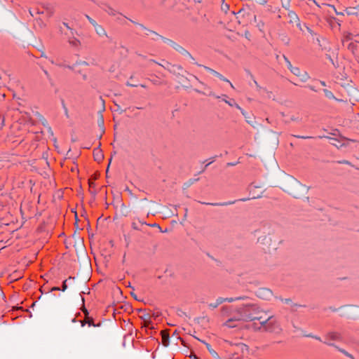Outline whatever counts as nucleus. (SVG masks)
Returning <instances> with one entry per match:
<instances>
[{
    "label": "nucleus",
    "instance_id": "nucleus-52",
    "mask_svg": "<svg viewBox=\"0 0 359 359\" xmlns=\"http://www.w3.org/2000/svg\"><path fill=\"white\" fill-rule=\"evenodd\" d=\"M339 163H341V164H348V165L350 164V163L348 161H346V160L339 161Z\"/></svg>",
    "mask_w": 359,
    "mask_h": 359
},
{
    "label": "nucleus",
    "instance_id": "nucleus-34",
    "mask_svg": "<svg viewBox=\"0 0 359 359\" xmlns=\"http://www.w3.org/2000/svg\"><path fill=\"white\" fill-rule=\"evenodd\" d=\"M168 339H169L168 335H166V334L163 335V342L164 346H168Z\"/></svg>",
    "mask_w": 359,
    "mask_h": 359
},
{
    "label": "nucleus",
    "instance_id": "nucleus-57",
    "mask_svg": "<svg viewBox=\"0 0 359 359\" xmlns=\"http://www.w3.org/2000/svg\"><path fill=\"white\" fill-rule=\"evenodd\" d=\"M283 41H285V44H287H287L289 43V41H290V40H289V39L286 38V39H284Z\"/></svg>",
    "mask_w": 359,
    "mask_h": 359
},
{
    "label": "nucleus",
    "instance_id": "nucleus-56",
    "mask_svg": "<svg viewBox=\"0 0 359 359\" xmlns=\"http://www.w3.org/2000/svg\"><path fill=\"white\" fill-rule=\"evenodd\" d=\"M320 83L323 86H326V83H325L324 81H320Z\"/></svg>",
    "mask_w": 359,
    "mask_h": 359
},
{
    "label": "nucleus",
    "instance_id": "nucleus-40",
    "mask_svg": "<svg viewBox=\"0 0 359 359\" xmlns=\"http://www.w3.org/2000/svg\"><path fill=\"white\" fill-rule=\"evenodd\" d=\"M294 137L299 139H310L312 138L311 136H304V135H293Z\"/></svg>",
    "mask_w": 359,
    "mask_h": 359
},
{
    "label": "nucleus",
    "instance_id": "nucleus-10",
    "mask_svg": "<svg viewBox=\"0 0 359 359\" xmlns=\"http://www.w3.org/2000/svg\"><path fill=\"white\" fill-rule=\"evenodd\" d=\"M83 312L86 316H85V323H86L89 327H90V326H93V327L101 326V323H95L93 317L88 316V311L86 309H84Z\"/></svg>",
    "mask_w": 359,
    "mask_h": 359
},
{
    "label": "nucleus",
    "instance_id": "nucleus-6",
    "mask_svg": "<svg viewBox=\"0 0 359 359\" xmlns=\"http://www.w3.org/2000/svg\"><path fill=\"white\" fill-rule=\"evenodd\" d=\"M272 295H273V293H272L271 290H270L268 288L262 287V288H259L256 291V296L262 299L269 300L271 299Z\"/></svg>",
    "mask_w": 359,
    "mask_h": 359
},
{
    "label": "nucleus",
    "instance_id": "nucleus-29",
    "mask_svg": "<svg viewBox=\"0 0 359 359\" xmlns=\"http://www.w3.org/2000/svg\"><path fill=\"white\" fill-rule=\"evenodd\" d=\"M281 301H282L283 303L286 304H290V305H291L292 306H299V305H297V304H292V300H291L290 299H281Z\"/></svg>",
    "mask_w": 359,
    "mask_h": 359
},
{
    "label": "nucleus",
    "instance_id": "nucleus-24",
    "mask_svg": "<svg viewBox=\"0 0 359 359\" xmlns=\"http://www.w3.org/2000/svg\"><path fill=\"white\" fill-rule=\"evenodd\" d=\"M323 92H324L325 97H327L328 99L331 100V99L335 98L334 94L330 90H329L327 89H324Z\"/></svg>",
    "mask_w": 359,
    "mask_h": 359
},
{
    "label": "nucleus",
    "instance_id": "nucleus-32",
    "mask_svg": "<svg viewBox=\"0 0 359 359\" xmlns=\"http://www.w3.org/2000/svg\"><path fill=\"white\" fill-rule=\"evenodd\" d=\"M62 109H64L65 116L68 118L69 117L68 109L66 107L64 100H62Z\"/></svg>",
    "mask_w": 359,
    "mask_h": 359
},
{
    "label": "nucleus",
    "instance_id": "nucleus-62",
    "mask_svg": "<svg viewBox=\"0 0 359 359\" xmlns=\"http://www.w3.org/2000/svg\"><path fill=\"white\" fill-rule=\"evenodd\" d=\"M222 97H224V98L223 99V101L224 102V100H226V97H227V95H223Z\"/></svg>",
    "mask_w": 359,
    "mask_h": 359
},
{
    "label": "nucleus",
    "instance_id": "nucleus-27",
    "mask_svg": "<svg viewBox=\"0 0 359 359\" xmlns=\"http://www.w3.org/2000/svg\"><path fill=\"white\" fill-rule=\"evenodd\" d=\"M72 279H74V277H72V276H69V277L68 278V279H66V280H65L63 281V283H62V291H63V292H64V291H65V290H67V282L68 280H72Z\"/></svg>",
    "mask_w": 359,
    "mask_h": 359
},
{
    "label": "nucleus",
    "instance_id": "nucleus-42",
    "mask_svg": "<svg viewBox=\"0 0 359 359\" xmlns=\"http://www.w3.org/2000/svg\"><path fill=\"white\" fill-rule=\"evenodd\" d=\"M296 25L299 29V30H301L302 32H304V29H303V27H304V24L302 25L300 21H299L297 23H296Z\"/></svg>",
    "mask_w": 359,
    "mask_h": 359
},
{
    "label": "nucleus",
    "instance_id": "nucleus-63",
    "mask_svg": "<svg viewBox=\"0 0 359 359\" xmlns=\"http://www.w3.org/2000/svg\"><path fill=\"white\" fill-rule=\"evenodd\" d=\"M330 309L331 311H337V309L332 308V307H330Z\"/></svg>",
    "mask_w": 359,
    "mask_h": 359
},
{
    "label": "nucleus",
    "instance_id": "nucleus-36",
    "mask_svg": "<svg viewBox=\"0 0 359 359\" xmlns=\"http://www.w3.org/2000/svg\"><path fill=\"white\" fill-rule=\"evenodd\" d=\"M43 11H40L39 10H34V11H31L29 10V13L30 15L34 17L35 14H41L43 13Z\"/></svg>",
    "mask_w": 359,
    "mask_h": 359
},
{
    "label": "nucleus",
    "instance_id": "nucleus-8",
    "mask_svg": "<svg viewBox=\"0 0 359 359\" xmlns=\"http://www.w3.org/2000/svg\"><path fill=\"white\" fill-rule=\"evenodd\" d=\"M59 31L61 34H65L68 38L69 43L74 47H78L80 45V41L74 37V36H71L68 33L64 32L62 27H59Z\"/></svg>",
    "mask_w": 359,
    "mask_h": 359
},
{
    "label": "nucleus",
    "instance_id": "nucleus-15",
    "mask_svg": "<svg viewBox=\"0 0 359 359\" xmlns=\"http://www.w3.org/2000/svg\"><path fill=\"white\" fill-rule=\"evenodd\" d=\"M235 107L237 108L238 109H239L241 112V114H243V116L245 117L246 121L248 123H252V121H250V116L248 114V112H246L243 109H242L238 104H235Z\"/></svg>",
    "mask_w": 359,
    "mask_h": 359
},
{
    "label": "nucleus",
    "instance_id": "nucleus-16",
    "mask_svg": "<svg viewBox=\"0 0 359 359\" xmlns=\"http://www.w3.org/2000/svg\"><path fill=\"white\" fill-rule=\"evenodd\" d=\"M248 297L246 296H239L236 297L235 298H223L224 302H233L238 300H248Z\"/></svg>",
    "mask_w": 359,
    "mask_h": 359
},
{
    "label": "nucleus",
    "instance_id": "nucleus-33",
    "mask_svg": "<svg viewBox=\"0 0 359 359\" xmlns=\"http://www.w3.org/2000/svg\"><path fill=\"white\" fill-rule=\"evenodd\" d=\"M98 125L101 128L102 132L104 133V120H103V117L102 116H101L100 119L98 121Z\"/></svg>",
    "mask_w": 359,
    "mask_h": 359
},
{
    "label": "nucleus",
    "instance_id": "nucleus-26",
    "mask_svg": "<svg viewBox=\"0 0 359 359\" xmlns=\"http://www.w3.org/2000/svg\"><path fill=\"white\" fill-rule=\"evenodd\" d=\"M294 75L295 76H300V72H301V70L299 67H293L290 70Z\"/></svg>",
    "mask_w": 359,
    "mask_h": 359
},
{
    "label": "nucleus",
    "instance_id": "nucleus-22",
    "mask_svg": "<svg viewBox=\"0 0 359 359\" xmlns=\"http://www.w3.org/2000/svg\"><path fill=\"white\" fill-rule=\"evenodd\" d=\"M282 7L287 11L290 10L291 0H280Z\"/></svg>",
    "mask_w": 359,
    "mask_h": 359
},
{
    "label": "nucleus",
    "instance_id": "nucleus-13",
    "mask_svg": "<svg viewBox=\"0 0 359 359\" xmlns=\"http://www.w3.org/2000/svg\"><path fill=\"white\" fill-rule=\"evenodd\" d=\"M93 156H94L95 161H98V162L101 161L104 158V155H103L102 151L101 149H100L99 148L94 149Z\"/></svg>",
    "mask_w": 359,
    "mask_h": 359
},
{
    "label": "nucleus",
    "instance_id": "nucleus-39",
    "mask_svg": "<svg viewBox=\"0 0 359 359\" xmlns=\"http://www.w3.org/2000/svg\"><path fill=\"white\" fill-rule=\"evenodd\" d=\"M139 223L142 225L143 224H146V225H149V224H147V222H142V221H139ZM149 226H158L159 229H161V227L158 226V224H149Z\"/></svg>",
    "mask_w": 359,
    "mask_h": 359
},
{
    "label": "nucleus",
    "instance_id": "nucleus-19",
    "mask_svg": "<svg viewBox=\"0 0 359 359\" xmlns=\"http://www.w3.org/2000/svg\"><path fill=\"white\" fill-rule=\"evenodd\" d=\"M148 33H149V34H151L153 35V37L151 39L153 40H154V41H157L158 39H161L163 41V39H166L165 37H163V36L158 34L156 32L150 30V29L148 30Z\"/></svg>",
    "mask_w": 359,
    "mask_h": 359
},
{
    "label": "nucleus",
    "instance_id": "nucleus-54",
    "mask_svg": "<svg viewBox=\"0 0 359 359\" xmlns=\"http://www.w3.org/2000/svg\"><path fill=\"white\" fill-rule=\"evenodd\" d=\"M214 161H215V157H213V158H212V161H211L210 162H209L208 163H207V164L205 165V168L206 167H208L209 165H210L212 163H213V162H214Z\"/></svg>",
    "mask_w": 359,
    "mask_h": 359
},
{
    "label": "nucleus",
    "instance_id": "nucleus-31",
    "mask_svg": "<svg viewBox=\"0 0 359 359\" xmlns=\"http://www.w3.org/2000/svg\"><path fill=\"white\" fill-rule=\"evenodd\" d=\"M337 348L340 352H341V353H344L345 355H346L347 357H348V358H351V359H353V356L351 354L348 353L347 351H346L344 349H341V348H339V347H337Z\"/></svg>",
    "mask_w": 359,
    "mask_h": 359
},
{
    "label": "nucleus",
    "instance_id": "nucleus-44",
    "mask_svg": "<svg viewBox=\"0 0 359 359\" xmlns=\"http://www.w3.org/2000/svg\"><path fill=\"white\" fill-rule=\"evenodd\" d=\"M43 72L44 74L46 75V78H47L48 80H50V79H51V78H50V74H49L48 72L46 69H43Z\"/></svg>",
    "mask_w": 359,
    "mask_h": 359
},
{
    "label": "nucleus",
    "instance_id": "nucleus-59",
    "mask_svg": "<svg viewBox=\"0 0 359 359\" xmlns=\"http://www.w3.org/2000/svg\"><path fill=\"white\" fill-rule=\"evenodd\" d=\"M131 296H133L135 299H137V296H136V294L135 293L131 292Z\"/></svg>",
    "mask_w": 359,
    "mask_h": 359
},
{
    "label": "nucleus",
    "instance_id": "nucleus-46",
    "mask_svg": "<svg viewBox=\"0 0 359 359\" xmlns=\"http://www.w3.org/2000/svg\"><path fill=\"white\" fill-rule=\"evenodd\" d=\"M290 119L292 121H299V117L298 116H292Z\"/></svg>",
    "mask_w": 359,
    "mask_h": 359
},
{
    "label": "nucleus",
    "instance_id": "nucleus-37",
    "mask_svg": "<svg viewBox=\"0 0 359 359\" xmlns=\"http://www.w3.org/2000/svg\"><path fill=\"white\" fill-rule=\"evenodd\" d=\"M224 102L226 103L227 104H229V106L231 107H235V104H238L237 103H236L234 102L233 100H224Z\"/></svg>",
    "mask_w": 359,
    "mask_h": 359
},
{
    "label": "nucleus",
    "instance_id": "nucleus-41",
    "mask_svg": "<svg viewBox=\"0 0 359 359\" xmlns=\"http://www.w3.org/2000/svg\"><path fill=\"white\" fill-rule=\"evenodd\" d=\"M306 337H312L316 340H318L320 341H322L321 340V338L320 337H318V336H314V335H312V334H308V335H306Z\"/></svg>",
    "mask_w": 359,
    "mask_h": 359
},
{
    "label": "nucleus",
    "instance_id": "nucleus-11",
    "mask_svg": "<svg viewBox=\"0 0 359 359\" xmlns=\"http://www.w3.org/2000/svg\"><path fill=\"white\" fill-rule=\"evenodd\" d=\"M287 11V17L289 18L290 24H296L300 21L297 14L294 11L292 10H289Z\"/></svg>",
    "mask_w": 359,
    "mask_h": 359
},
{
    "label": "nucleus",
    "instance_id": "nucleus-53",
    "mask_svg": "<svg viewBox=\"0 0 359 359\" xmlns=\"http://www.w3.org/2000/svg\"><path fill=\"white\" fill-rule=\"evenodd\" d=\"M81 327H84L87 323H85V319L83 320H80Z\"/></svg>",
    "mask_w": 359,
    "mask_h": 359
},
{
    "label": "nucleus",
    "instance_id": "nucleus-4",
    "mask_svg": "<svg viewBox=\"0 0 359 359\" xmlns=\"http://www.w3.org/2000/svg\"><path fill=\"white\" fill-rule=\"evenodd\" d=\"M86 18H87L88 22L93 26L97 34H98L100 36H105L106 37L109 38L106 31L104 30L102 26L98 25L97 22L92 18H90L89 15H86Z\"/></svg>",
    "mask_w": 359,
    "mask_h": 359
},
{
    "label": "nucleus",
    "instance_id": "nucleus-60",
    "mask_svg": "<svg viewBox=\"0 0 359 359\" xmlns=\"http://www.w3.org/2000/svg\"><path fill=\"white\" fill-rule=\"evenodd\" d=\"M222 311H223V312H225V311H226V309H228V308H227V307H226V306H223V307L222 308Z\"/></svg>",
    "mask_w": 359,
    "mask_h": 359
},
{
    "label": "nucleus",
    "instance_id": "nucleus-3",
    "mask_svg": "<svg viewBox=\"0 0 359 359\" xmlns=\"http://www.w3.org/2000/svg\"><path fill=\"white\" fill-rule=\"evenodd\" d=\"M306 190L307 189L304 185L302 184L299 182H295L290 194L294 198H299L303 195V193L306 191Z\"/></svg>",
    "mask_w": 359,
    "mask_h": 359
},
{
    "label": "nucleus",
    "instance_id": "nucleus-51",
    "mask_svg": "<svg viewBox=\"0 0 359 359\" xmlns=\"http://www.w3.org/2000/svg\"><path fill=\"white\" fill-rule=\"evenodd\" d=\"M57 290H60V287H53L51 288L50 292L57 291Z\"/></svg>",
    "mask_w": 359,
    "mask_h": 359
},
{
    "label": "nucleus",
    "instance_id": "nucleus-49",
    "mask_svg": "<svg viewBox=\"0 0 359 359\" xmlns=\"http://www.w3.org/2000/svg\"><path fill=\"white\" fill-rule=\"evenodd\" d=\"M198 180H199L198 178L190 179L189 180V184H194L195 182H197Z\"/></svg>",
    "mask_w": 359,
    "mask_h": 359
},
{
    "label": "nucleus",
    "instance_id": "nucleus-12",
    "mask_svg": "<svg viewBox=\"0 0 359 359\" xmlns=\"http://www.w3.org/2000/svg\"><path fill=\"white\" fill-rule=\"evenodd\" d=\"M199 82H200V83H201L202 86H204V88H205V89H207V90H208V92H207V93H205V92H203V91H201V90H200L195 89V91H196V92H197L198 93H200V94H203V95H208V96H214L215 97H216V98H217V99L220 98V96H219V95H215L214 94V93H213L212 90H210V88H208V87L207 86V85H205L204 83H203V82H201V81H199Z\"/></svg>",
    "mask_w": 359,
    "mask_h": 359
},
{
    "label": "nucleus",
    "instance_id": "nucleus-17",
    "mask_svg": "<svg viewBox=\"0 0 359 359\" xmlns=\"http://www.w3.org/2000/svg\"><path fill=\"white\" fill-rule=\"evenodd\" d=\"M205 344L206 345L207 349L208 350L209 353L213 358L220 359L218 353L212 348L210 344L208 343H205Z\"/></svg>",
    "mask_w": 359,
    "mask_h": 359
},
{
    "label": "nucleus",
    "instance_id": "nucleus-35",
    "mask_svg": "<svg viewBox=\"0 0 359 359\" xmlns=\"http://www.w3.org/2000/svg\"><path fill=\"white\" fill-rule=\"evenodd\" d=\"M304 27L306 29V30L308 31V32L312 36H316L317 34L310 28L308 26H306L305 24H304Z\"/></svg>",
    "mask_w": 359,
    "mask_h": 359
},
{
    "label": "nucleus",
    "instance_id": "nucleus-38",
    "mask_svg": "<svg viewBox=\"0 0 359 359\" xmlns=\"http://www.w3.org/2000/svg\"><path fill=\"white\" fill-rule=\"evenodd\" d=\"M132 228L135 230H140L139 228L138 224H137L135 222H133L131 224Z\"/></svg>",
    "mask_w": 359,
    "mask_h": 359
},
{
    "label": "nucleus",
    "instance_id": "nucleus-64",
    "mask_svg": "<svg viewBox=\"0 0 359 359\" xmlns=\"http://www.w3.org/2000/svg\"><path fill=\"white\" fill-rule=\"evenodd\" d=\"M150 62H152L156 63V64H158L159 65H161V64H159L157 62H156L154 60H150Z\"/></svg>",
    "mask_w": 359,
    "mask_h": 359
},
{
    "label": "nucleus",
    "instance_id": "nucleus-50",
    "mask_svg": "<svg viewBox=\"0 0 359 359\" xmlns=\"http://www.w3.org/2000/svg\"><path fill=\"white\" fill-rule=\"evenodd\" d=\"M41 57H44V58H46L48 59V56L46 55V54L43 52V51H41Z\"/></svg>",
    "mask_w": 359,
    "mask_h": 359
},
{
    "label": "nucleus",
    "instance_id": "nucleus-45",
    "mask_svg": "<svg viewBox=\"0 0 359 359\" xmlns=\"http://www.w3.org/2000/svg\"><path fill=\"white\" fill-rule=\"evenodd\" d=\"M250 76H251V77L253 79V81H254V83H255V86H256V87H257V90H260V89L262 88V87L258 84V83L257 82V81L254 79L253 76H252V74H251Z\"/></svg>",
    "mask_w": 359,
    "mask_h": 359
},
{
    "label": "nucleus",
    "instance_id": "nucleus-5",
    "mask_svg": "<svg viewBox=\"0 0 359 359\" xmlns=\"http://www.w3.org/2000/svg\"><path fill=\"white\" fill-rule=\"evenodd\" d=\"M325 339L326 340L323 341L325 344H327L328 346H334L337 348V346H335L333 343H331L328 341H341L342 339V337L339 332H330L326 334Z\"/></svg>",
    "mask_w": 359,
    "mask_h": 359
},
{
    "label": "nucleus",
    "instance_id": "nucleus-48",
    "mask_svg": "<svg viewBox=\"0 0 359 359\" xmlns=\"http://www.w3.org/2000/svg\"><path fill=\"white\" fill-rule=\"evenodd\" d=\"M142 318L144 319V320L147 321V320H149L150 316H149V314H146V315H144V316L143 317H142Z\"/></svg>",
    "mask_w": 359,
    "mask_h": 359
},
{
    "label": "nucleus",
    "instance_id": "nucleus-25",
    "mask_svg": "<svg viewBox=\"0 0 359 359\" xmlns=\"http://www.w3.org/2000/svg\"><path fill=\"white\" fill-rule=\"evenodd\" d=\"M62 25L69 30V33H68L69 34H70L71 36H74V34L76 33V32L71 28L69 25L66 22H63Z\"/></svg>",
    "mask_w": 359,
    "mask_h": 359
},
{
    "label": "nucleus",
    "instance_id": "nucleus-20",
    "mask_svg": "<svg viewBox=\"0 0 359 359\" xmlns=\"http://www.w3.org/2000/svg\"><path fill=\"white\" fill-rule=\"evenodd\" d=\"M103 9L110 15L115 16L118 12L110 6H107Z\"/></svg>",
    "mask_w": 359,
    "mask_h": 359
},
{
    "label": "nucleus",
    "instance_id": "nucleus-30",
    "mask_svg": "<svg viewBox=\"0 0 359 359\" xmlns=\"http://www.w3.org/2000/svg\"><path fill=\"white\" fill-rule=\"evenodd\" d=\"M134 24H135L136 25H137L138 27H140L142 30H144L146 32H145V34L146 35H149V33H148V30H149V29H147V27H145L142 24H140V23H137V22H135L134 21H132Z\"/></svg>",
    "mask_w": 359,
    "mask_h": 359
},
{
    "label": "nucleus",
    "instance_id": "nucleus-43",
    "mask_svg": "<svg viewBox=\"0 0 359 359\" xmlns=\"http://www.w3.org/2000/svg\"><path fill=\"white\" fill-rule=\"evenodd\" d=\"M352 34L349 32H347L344 34V37L346 40H351L352 39Z\"/></svg>",
    "mask_w": 359,
    "mask_h": 359
},
{
    "label": "nucleus",
    "instance_id": "nucleus-9",
    "mask_svg": "<svg viewBox=\"0 0 359 359\" xmlns=\"http://www.w3.org/2000/svg\"><path fill=\"white\" fill-rule=\"evenodd\" d=\"M196 65L198 67H203L206 71H208V72H210V74H213L214 76H215L216 77L219 78L220 80L223 81H225V82H229V80L227 79L226 78H225L223 75H222L220 73H219L218 72L207 67V66H204V65H200L197 62H196Z\"/></svg>",
    "mask_w": 359,
    "mask_h": 359
},
{
    "label": "nucleus",
    "instance_id": "nucleus-47",
    "mask_svg": "<svg viewBox=\"0 0 359 359\" xmlns=\"http://www.w3.org/2000/svg\"><path fill=\"white\" fill-rule=\"evenodd\" d=\"M306 87L308 88H309L311 90H313V91H315V92L317 91V90L315 88V87L311 86V85H308V86H306Z\"/></svg>",
    "mask_w": 359,
    "mask_h": 359
},
{
    "label": "nucleus",
    "instance_id": "nucleus-2",
    "mask_svg": "<svg viewBox=\"0 0 359 359\" xmlns=\"http://www.w3.org/2000/svg\"><path fill=\"white\" fill-rule=\"evenodd\" d=\"M163 42L173 48L175 50L181 53L182 55H187L188 57H189L190 59L194 60V58L187 50H185L183 47H182L180 45L177 44L175 41H172L171 39H169L168 38L163 39Z\"/></svg>",
    "mask_w": 359,
    "mask_h": 359
},
{
    "label": "nucleus",
    "instance_id": "nucleus-61",
    "mask_svg": "<svg viewBox=\"0 0 359 359\" xmlns=\"http://www.w3.org/2000/svg\"><path fill=\"white\" fill-rule=\"evenodd\" d=\"M228 83H229V85H230L231 88H234L233 85L232 84V83H231L230 81H229V82H228Z\"/></svg>",
    "mask_w": 359,
    "mask_h": 359
},
{
    "label": "nucleus",
    "instance_id": "nucleus-28",
    "mask_svg": "<svg viewBox=\"0 0 359 359\" xmlns=\"http://www.w3.org/2000/svg\"><path fill=\"white\" fill-rule=\"evenodd\" d=\"M283 59H284V60H285V63L287 65V69L289 70H290L293 67V66L292 65L290 61L288 60V58L285 55H283Z\"/></svg>",
    "mask_w": 359,
    "mask_h": 359
},
{
    "label": "nucleus",
    "instance_id": "nucleus-21",
    "mask_svg": "<svg viewBox=\"0 0 359 359\" xmlns=\"http://www.w3.org/2000/svg\"><path fill=\"white\" fill-rule=\"evenodd\" d=\"M48 60L50 62V63L53 64V65H55L59 66V67H67L69 69H72V67L71 66L65 65H64V64H62L61 62H56V61H55L52 58H48Z\"/></svg>",
    "mask_w": 359,
    "mask_h": 359
},
{
    "label": "nucleus",
    "instance_id": "nucleus-14",
    "mask_svg": "<svg viewBox=\"0 0 359 359\" xmlns=\"http://www.w3.org/2000/svg\"><path fill=\"white\" fill-rule=\"evenodd\" d=\"M222 303H224L223 297H218L215 302L208 304V307L211 309H215Z\"/></svg>",
    "mask_w": 359,
    "mask_h": 359
},
{
    "label": "nucleus",
    "instance_id": "nucleus-23",
    "mask_svg": "<svg viewBox=\"0 0 359 359\" xmlns=\"http://www.w3.org/2000/svg\"><path fill=\"white\" fill-rule=\"evenodd\" d=\"M300 78L302 81H306L309 79V75L307 72H304L303 73L300 72V76H297Z\"/></svg>",
    "mask_w": 359,
    "mask_h": 359
},
{
    "label": "nucleus",
    "instance_id": "nucleus-58",
    "mask_svg": "<svg viewBox=\"0 0 359 359\" xmlns=\"http://www.w3.org/2000/svg\"><path fill=\"white\" fill-rule=\"evenodd\" d=\"M177 69L179 70H182V67L180 66V65H177V66H175Z\"/></svg>",
    "mask_w": 359,
    "mask_h": 359
},
{
    "label": "nucleus",
    "instance_id": "nucleus-18",
    "mask_svg": "<svg viewBox=\"0 0 359 359\" xmlns=\"http://www.w3.org/2000/svg\"><path fill=\"white\" fill-rule=\"evenodd\" d=\"M358 309L357 307H349L346 313L344 314V316H346L348 318H355V316L354 315H351L354 313L355 310H358Z\"/></svg>",
    "mask_w": 359,
    "mask_h": 359
},
{
    "label": "nucleus",
    "instance_id": "nucleus-55",
    "mask_svg": "<svg viewBox=\"0 0 359 359\" xmlns=\"http://www.w3.org/2000/svg\"><path fill=\"white\" fill-rule=\"evenodd\" d=\"M126 85H127L128 86H130V87H137V85H132V83H129V82H127V83H126Z\"/></svg>",
    "mask_w": 359,
    "mask_h": 359
},
{
    "label": "nucleus",
    "instance_id": "nucleus-7",
    "mask_svg": "<svg viewBox=\"0 0 359 359\" xmlns=\"http://www.w3.org/2000/svg\"><path fill=\"white\" fill-rule=\"evenodd\" d=\"M250 200L249 198H243L238 200L235 201H229L226 202H221V203H206V202H200L202 204L208 205H212V206H227L230 205L234 204L236 201H247Z\"/></svg>",
    "mask_w": 359,
    "mask_h": 359
},
{
    "label": "nucleus",
    "instance_id": "nucleus-1",
    "mask_svg": "<svg viewBox=\"0 0 359 359\" xmlns=\"http://www.w3.org/2000/svg\"><path fill=\"white\" fill-rule=\"evenodd\" d=\"M236 309V316L229 318L224 323L228 327H236L239 321H252V328L255 331L274 332L279 325L273 316L261 309L249 299Z\"/></svg>",
    "mask_w": 359,
    "mask_h": 359
}]
</instances>
